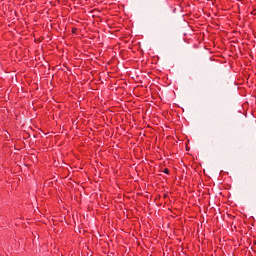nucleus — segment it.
<instances>
[{"label": "nucleus", "mask_w": 256, "mask_h": 256, "mask_svg": "<svg viewBox=\"0 0 256 256\" xmlns=\"http://www.w3.org/2000/svg\"><path fill=\"white\" fill-rule=\"evenodd\" d=\"M164 173H166L167 175H169V169L165 168V169H164Z\"/></svg>", "instance_id": "obj_1"}]
</instances>
